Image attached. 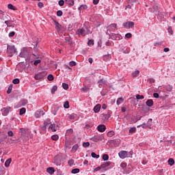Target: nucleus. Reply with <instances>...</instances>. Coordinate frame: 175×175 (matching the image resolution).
<instances>
[{
  "mask_svg": "<svg viewBox=\"0 0 175 175\" xmlns=\"http://www.w3.org/2000/svg\"><path fill=\"white\" fill-rule=\"evenodd\" d=\"M12 83L13 84H20V79H14L13 81H12Z\"/></svg>",
  "mask_w": 175,
  "mask_h": 175,
  "instance_id": "37998d69",
  "label": "nucleus"
},
{
  "mask_svg": "<svg viewBox=\"0 0 175 175\" xmlns=\"http://www.w3.org/2000/svg\"><path fill=\"white\" fill-rule=\"evenodd\" d=\"M66 3L68 6H73L75 5V0H66Z\"/></svg>",
  "mask_w": 175,
  "mask_h": 175,
  "instance_id": "6ab92c4d",
  "label": "nucleus"
},
{
  "mask_svg": "<svg viewBox=\"0 0 175 175\" xmlns=\"http://www.w3.org/2000/svg\"><path fill=\"white\" fill-rule=\"evenodd\" d=\"M123 27H124V28H127L128 29L133 28V27H135V23L131 21L126 22L123 23Z\"/></svg>",
  "mask_w": 175,
  "mask_h": 175,
  "instance_id": "20e7f679",
  "label": "nucleus"
},
{
  "mask_svg": "<svg viewBox=\"0 0 175 175\" xmlns=\"http://www.w3.org/2000/svg\"><path fill=\"white\" fill-rule=\"evenodd\" d=\"M92 158L98 159V158H99V154H96L95 152H92Z\"/></svg>",
  "mask_w": 175,
  "mask_h": 175,
  "instance_id": "09e8293b",
  "label": "nucleus"
},
{
  "mask_svg": "<svg viewBox=\"0 0 175 175\" xmlns=\"http://www.w3.org/2000/svg\"><path fill=\"white\" fill-rule=\"evenodd\" d=\"M62 87H63L64 90H69V85H68V83H63Z\"/></svg>",
  "mask_w": 175,
  "mask_h": 175,
  "instance_id": "e433bc0d",
  "label": "nucleus"
},
{
  "mask_svg": "<svg viewBox=\"0 0 175 175\" xmlns=\"http://www.w3.org/2000/svg\"><path fill=\"white\" fill-rule=\"evenodd\" d=\"M21 57H23L25 58L26 57H28V50L27 48H23V51L20 54Z\"/></svg>",
  "mask_w": 175,
  "mask_h": 175,
  "instance_id": "9d476101",
  "label": "nucleus"
},
{
  "mask_svg": "<svg viewBox=\"0 0 175 175\" xmlns=\"http://www.w3.org/2000/svg\"><path fill=\"white\" fill-rule=\"evenodd\" d=\"M47 76V72L46 71H42L40 73H38L35 75L34 79L35 80H42V79H44Z\"/></svg>",
  "mask_w": 175,
  "mask_h": 175,
  "instance_id": "f03ea898",
  "label": "nucleus"
},
{
  "mask_svg": "<svg viewBox=\"0 0 175 175\" xmlns=\"http://www.w3.org/2000/svg\"><path fill=\"white\" fill-rule=\"evenodd\" d=\"M94 113H99L100 111V104L96 105L94 108Z\"/></svg>",
  "mask_w": 175,
  "mask_h": 175,
  "instance_id": "a211bd4d",
  "label": "nucleus"
},
{
  "mask_svg": "<svg viewBox=\"0 0 175 175\" xmlns=\"http://www.w3.org/2000/svg\"><path fill=\"white\" fill-rule=\"evenodd\" d=\"M111 165V162L108 161L101 164V169L103 170H109V166Z\"/></svg>",
  "mask_w": 175,
  "mask_h": 175,
  "instance_id": "423d86ee",
  "label": "nucleus"
},
{
  "mask_svg": "<svg viewBox=\"0 0 175 175\" xmlns=\"http://www.w3.org/2000/svg\"><path fill=\"white\" fill-rule=\"evenodd\" d=\"M120 167H122L123 169V170H125V169H126V163L122 162L120 164Z\"/></svg>",
  "mask_w": 175,
  "mask_h": 175,
  "instance_id": "a19ab883",
  "label": "nucleus"
},
{
  "mask_svg": "<svg viewBox=\"0 0 175 175\" xmlns=\"http://www.w3.org/2000/svg\"><path fill=\"white\" fill-rule=\"evenodd\" d=\"M14 35H16V33L14 31H12L9 33L10 38H13V36H14Z\"/></svg>",
  "mask_w": 175,
  "mask_h": 175,
  "instance_id": "052dcab7",
  "label": "nucleus"
},
{
  "mask_svg": "<svg viewBox=\"0 0 175 175\" xmlns=\"http://www.w3.org/2000/svg\"><path fill=\"white\" fill-rule=\"evenodd\" d=\"M83 147H84L85 148H87V147H90V142H83Z\"/></svg>",
  "mask_w": 175,
  "mask_h": 175,
  "instance_id": "49530a36",
  "label": "nucleus"
},
{
  "mask_svg": "<svg viewBox=\"0 0 175 175\" xmlns=\"http://www.w3.org/2000/svg\"><path fill=\"white\" fill-rule=\"evenodd\" d=\"M151 124H152V119H149L147 122L148 128H150V126H151Z\"/></svg>",
  "mask_w": 175,
  "mask_h": 175,
  "instance_id": "c03bdc74",
  "label": "nucleus"
},
{
  "mask_svg": "<svg viewBox=\"0 0 175 175\" xmlns=\"http://www.w3.org/2000/svg\"><path fill=\"white\" fill-rule=\"evenodd\" d=\"M146 105H148V107H151L152 106L154 105V101L152 100V99H148L146 102Z\"/></svg>",
  "mask_w": 175,
  "mask_h": 175,
  "instance_id": "dca6fc26",
  "label": "nucleus"
},
{
  "mask_svg": "<svg viewBox=\"0 0 175 175\" xmlns=\"http://www.w3.org/2000/svg\"><path fill=\"white\" fill-rule=\"evenodd\" d=\"M64 109H69V107H70L69 101H66L64 103Z\"/></svg>",
  "mask_w": 175,
  "mask_h": 175,
  "instance_id": "4c0bfd02",
  "label": "nucleus"
},
{
  "mask_svg": "<svg viewBox=\"0 0 175 175\" xmlns=\"http://www.w3.org/2000/svg\"><path fill=\"white\" fill-rule=\"evenodd\" d=\"M139 74H140V71H139V70H135V72H133L132 73V76H133V78L137 77V76H139Z\"/></svg>",
  "mask_w": 175,
  "mask_h": 175,
  "instance_id": "b1692460",
  "label": "nucleus"
},
{
  "mask_svg": "<svg viewBox=\"0 0 175 175\" xmlns=\"http://www.w3.org/2000/svg\"><path fill=\"white\" fill-rule=\"evenodd\" d=\"M129 132V133H131V134L136 133V127L130 128Z\"/></svg>",
  "mask_w": 175,
  "mask_h": 175,
  "instance_id": "2f4dec72",
  "label": "nucleus"
},
{
  "mask_svg": "<svg viewBox=\"0 0 175 175\" xmlns=\"http://www.w3.org/2000/svg\"><path fill=\"white\" fill-rule=\"evenodd\" d=\"M168 32L170 33V35H173V29H172V27L168 28Z\"/></svg>",
  "mask_w": 175,
  "mask_h": 175,
  "instance_id": "bf43d9fd",
  "label": "nucleus"
},
{
  "mask_svg": "<svg viewBox=\"0 0 175 175\" xmlns=\"http://www.w3.org/2000/svg\"><path fill=\"white\" fill-rule=\"evenodd\" d=\"M40 62H41L40 59L36 60L33 62V65H35V66H37V65H39V64H40Z\"/></svg>",
  "mask_w": 175,
  "mask_h": 175,
  "instance_id": "864d4df0",
  "label": "nucleus"
},
{
  "mask_svg": "<svg viewBox=\"0 0 175 175\" xmlns=\"http://www.w3.org/2000/svg\"><path fill=\"white\" fill-rule=\"evenodd\" d=\"M85 29H87L86 27H83L82 29L77 30V35H79V36H85V35H87V33H85Z\"/></svg>",
  "mask_w": 175,
  "mask_h": 175,
  "instance_id": "39448f33",
  "label": "nucleus"
},
{
  "mask_svg": "<svg viewBox=\"0 0 175 175\" xmlns=\"http://www.w3.org/2000/svg\"><path fill=\"white\" fill-rule=\"evenodd\" d=\"M98 85L103 86L106 84V81H104L103 79H100L98 81Z\"/></svg>",
  "mask_w": 175,
  "mask_h": 175,
  "instance_id": "5701e85b",
  "label": "nucleus"
},
{
  "mask_svg": "<svg viewBox=\"0 0 175 175\" xmlns=\"http://www.w3.org/2000/svg\"><path fill=\"white\" fill-rule=\"evenodd\" d=\"M78 149H79V145L78 144H75L72 148V152H76V151H77Z\"/></svg>",
  "mask_w": 175,
  "mask_h": 175,
  "instance_id": "a878e982",
  "label": "nucleus"
},
{
  "mask_svg": "<svg viewBox=\"0 0 175 175\" xmlns=\"http://www.w3.org/2000/svg\"><path fill=\"white\" fill-rule=\"evenodd\" d=\"M165 89H166L167 91H169L170 92L173 90V86H172L170 85H167L165 86Z\"/></svg>",
  "mask_w": 175,
  "mask_h": 175,
  "instance_id": "c85d7f7f",
  "label": "nucleus"
},
{
  "mask_svg": "<svg viewBox=\"0 0 175 175\" xmlns=\"http://www.w3.org/2000/svg\"><path fill=\"white\" fill-rule=\"evenodd\" d=\"M53 21L55 23V29H57V31L58 32H59V31H61V27H62V25H61V24H59V23H58L55 20H53Z\"/></svg>",
  "mask_w": 175,
  "mask_h": 175,
  "instance_id": "9b49d317",
  "label": "nucleus"
},
{
  "mask_svg": "<svg viewBox=\"0 0 175 175\" xmlns=\"http://www.w3.org/2000/svg\"><path fill=\"white\" fill-rule=\"evenodd\" d=\"M127 156H128V152H126L125 150H122V151L119 152V157L122 159H125V157H127Z\"/></svg>",
  "mask_w": 175,
  "mask_h": 175,
  "instance_id": "6e6552de",
  "label": "nucleus"
},
{
  "mask_svg": "<svg viewBox=\"0 0 175 175\" xmlns=\"http://www.w3.org/2000/svg\"><path fill=\"white\" fill-rule=\"evenodd\" d=\"M10 107H4L1 109L2 111V114L3 116H6L7 114H9V112L10 111Z\"/></svg>",
  "mask_w": 175,
  "mask_h": 175,
  "instance_id": "1a4fd4ad",
  "label": "nucleus"
},
{
  "mask_svg": "<svg viewBox=\"0 0 175 175\" xmlns=\"http://www.w3.org/2000/svg\"><path fill=\"white\" fill-rule=\"evenodd\" d=\"M5 24H6L7 27H12V23L10 21H5Z\"/></svg>",
  "mask_w": 175,
  "mask_h": 175,
  "instance_id": "603ef678",
  "label": "nucleus"
},
{
  "mask_svg": "<svg viewBox=\"0 0 175 175\" xmlns=\"http://www.w3.org/2000/svg\"><path fill=\"white\" fill-rule=\"evenodd\" d=\"M62 14H64V12H62V10H58L57 12V16L58 17H61V16H62Z\"/></svg>",
  "mask_w": 175,
  "mask_h": 175,
  "instance_id": "de8ad7c7",
  "label": "nucleus"
},
{
  "mask_svg": "<svg viewBox=\"0 0 175 175\" xmlns=\"http://www.w3.org/2000/svg\"><path fill=\"white\" fill-rule=\"evenodd\" d=\"M106 46H113V45L111 44V42L110 41H107V42H106Z\"/></svg>",
  "mask_w": 175,
  "mask_h": 175,
  "instance_id": "774afa93",
  "label": "nucleus"
},
{
  "mask_svg": "<svg viewBox=\"0 0 175 175\" xmlns=\"http://www.w3.org/2000/svg\"><path fill=\"white\" fill-rule=\"evenodd\" d=\"M168 164L170 166H173V165H174V159H169L168 160Z\"/></svg>",
  "mask_w": 175,
  "mask_h": 175,
  "instance_id": "473e14b6",
  "label": "nucleus"
},
{
  "mask_svg": "<svg viewBox=\"0 0 175 175\" xmlns=\"http://www.w3.org/2000/svg\"><path fill=\"white\" fill-rule=\"evenodd\" d=\"M47 79H48L49 81H53V80H54V76L53 75L50 74L48 75Z\"/></svg>",
  "mask_w": 175,
  "mask_h": 175,
  "instance_id": "f704fd0d",
  "label": "nucleus"
},
{
  "mask_svg": "<svg viewBox=\"0 0 175 175\" xmlns=\"http://www.w3.org/2000/svg\"><path fill=\"white\" fill-rule=\"evenodd\" d=\"M115 133L113 131H109L107 134V136H108L109 137H112V136H114Z\"/></svg>",
  "mask_w": 175,
  "mask_h": 175,
  "instance_id": "7c9ffc66",
  "label": "nucleus"
},
{
  "mask_svg": "<svg viewBox=\"0 0 175 175\" xmlns=\"http://www.w3.org/2000/svg\"><path fill=\"white\" fill-rule=\"evenodd\" d=\"M8 136H10V137H13V136H14V134L13 133V131H9L8 132Z\"/></svg>",
  "mask_w": 175,
  "mask_h": 175,
  "instance_id": "8fccbe9b",
  "label": "nucleus"
},
{
  "mask_svg": "<svg viewBox=\"0 0 175 175\" xmlns=\"http://www.w3.org/2000/svg\"><path fill=\"white\" fill-rule=\"evenodd\" d=\"M42 116H44V111L42 109H39L35 113L36 118H39L40 117H42Z\"/></svg>",
  "mask_w": 175,
  "mask_h": 175,
  "instance_id": "0eeeda50",
  "label": "nucleus"
},
{
  "mask_svg": "<svg viewBox=\"0 0 175 175\" xmlns=\"http://www.w3.org/2000/svg\"><path fill=\"white\" fill-rule=\"evenodd\" d=\"M136 99H144V95H140V94H137L136 95Z\"/></svg>",
  "mask_w": 175,
  "mask_h": 175,
  "instance_id": "a18cd8bd",
  "label": "nucleus"
},
{
  "mask_svg": "<svg viewBox=\"0 0 175 175\" xmlns=\"http://www.w3.org/2000/svg\"><path fill=\"white\" fill-rule=\"evenodd\" d=\"M102 116V120L104 122H107L109 118H110V116H111V111H109L107 113H103Z\"/></svg>",
  "mask_w": 175,
  "mask_h": 175,
  "instance_id": "7ed1b4c3",
  "label": "nucleus"
},
{
  "mask_svg": "<svg viewBox=\"0 0 175 175\" xmlns=\"http://www.w3.org/2000/svg\"><path fill=\"white\" fill-rule=\"evenodd\" d=\"M126 38L127 39H131V38H132V33H127L126 35H125Z\"/></svg>",
  "mask_w": 175,
  "mask_h": 175,
  "instance_id": "6e6d98bb",
  "label": "nucleus"
},
{
  "mask_svg": "<svg viewBox=\"0 0 175 175\" xmlns=\"http://www.w3.org/2000/svg\"><path fill=\"white\" fill-rule=\"evenodd\" d=\"M113 38H115L116 40H120L121 36L120 34H116L113 36Z\"/></svg>",
  "mask_w": 175,
  "mask_h": 175,
  "instance_id": "3c124183",
  "label": "nucleus"
},
{
  "mask_svg": "<svg viewBox=\"0 0 175 175\" xmlns=\"http://www.w3.org/2000/svg\"><path fill=\"white\" fill-rule=\"evenodd\" d=\"M25 111H26L25 108H24V107L21 108L20 109V112H19L20 116H23V114H25Z\"/></svg>",
  "mask_w": 175,
  "mask_h": 175,
  "instance_id": "c9c22d12",
  "label": "nucleus"
},
{
  "mask_svg": "<svg viewBox=\"0 0 175 175\" xmlns=\"http://www.w3.org/2000/svg\"><path fill=\"white\" fill-rule=\"evenodd\" d=\"M83 9L84 10H86V9H88V6H87V5H80V7L79 8V10L81 11V10H83Z\"/></svg>",
  "mask_w": 175,
  "mask_h": 175,
  "instance_id": "bb28decb",
  "label": "nucleus"
},
{
  "mask_svg": "<svg viewBox=\"0 0 175 175\" xmlns=\"http://www.w3.org/2000/svg\"><path fill=\"white\" fill-rule=\"evenodd\" d=\"M51 139H52V140L57 142V140L59 139L58 135H52Z\"/></svg>",
  "mask_w": 175,
  "mask_h": 175,
  "instance_id": "58836bf2",
  "label": "nucleus"
},
{
  "mask_svg": "<svg viewBox=\"0 0 175 175\" xmlns=\"http://www.w3.org/2000/svg\"><path fill=\"white\" fill-rule=\"evenodd\" d=\"M89 90H90V88H87V87L82 88V91H83V92H86V91H88Z\"/></svg>",
  "mask_w": 175,
  "mask_h": 175,
  "instance_id": "0e129e2a",
  "label": "nucleus"
},
{
  "mask_svg": "<svg viewBox=\"0 0 175 175\" xmlns=\"http://www.w3.org/2000/svg\"><path fill=\"white\" fill-rule=\"evenodd\" d=\"M49 129H51L53 132H56L57 130H55V124H51V125L49 127Z\"/></svg>",
  "mask_w": 175,
  "mask_h": 175,
  "instance_id": "4be33fe9",
  "label": "nucleus"
},
{
  "mask_svg": "<svg viewBox=\"0 0 175 175\" xmlns=\"http://www.w3.org/2000/svg\"><path fill=\"white\" fill-rule=\"evenodd\" d=\"M103 59L104 61H109V59H111V54L105 55L103 56Z\"/></svg>",
  "mask_w": 175,
  "mask_h": 175,
  "instance_id": "412c9836",
  "label": "nucleus"
},
{
  "mask_svg": "<svg viewBox=\"0 0 175 175\" xmlns=\"http://www.w3.org/2000/svg\"><path fill=\"white\" fill-rule=\"evenodd\" d=\"M79 172H80V169L79 168H75L71 171V173H72L73 174H76L77 173H79Z\"/></svg>",
  "mask_w": 175,
  "mask_h": 175,
  "instance_id": "c756f323",
  "label": "nucleus"
},
{
  "mask_svg": "<svg viewBox=\"0 0 175 175\" xmlns=\"http://www.w3.org/2000/svg\"><path fill=\"white\" fill-rule=\"evenodd\" d=\"M74 163H75V161L73 159H70L68 161V165L70 166H72V165H74Z\"/></svg>",
  "mask_w": 175,
  "mask_h": 175,
  "instance_id": "5fc2aeb1",
  "label": "nucleus"
},
{
  "mask_svg": "<svg viewBox=\"0 0 175 175\" xmlns=\"http://www.w3.org/2000/svg\"><path fill=\"white\" fill-rule=\"evenodd\" d=\"M59 6H64V5H65V1L64 0L59 1Z\"/></svg>",
  "mask_w": 175,
  "mask_h": 175,
  "instance_id": "4d7b16f0",
  "label": "nucleus"
},
{
  "mask_svg": "<svg viewBox=\"0 0 175 175\" xmlns=\"http://www.w3.org/2000/svg\"><path fill=\"white\" fill-rule=\"evenodd\" d=\"M8 9H10V10H17V8L16 7H14V5H13V4H11V3L8 5Z\"/></svg>",
  "mask_w": 175,
  "mask_h": 175,
  "instance_id": "393cba45",
  "label": "nucleus"
},
{
  "mask_svg": "<svg viewBox=\"0 0 175 175\" xmlns=\"http://www.w3.org/2000/svg\"><path fill=\"white\" fill-rule=\"evenodd\" d=\"M38 8H43L44 5H43V3L39 2L38 4Z\"/></svg>",
  "mask_w": 175,
  "mask_h": 175,
  "instance_id": "69168bd1",
  "label": "nucleus"
},
{
  "mask_svg": "<svg viewBox=\"0 0 175 175\" xmlns=\"http://www.w3.org/2000/svg\"><path fill=\"white\" fill-rule=\"evenodd\" d=\"M100 169H102V167H97L94 170V173H95V172H98V170H100Z\"/></svg>",
  "mask_w": 175,
  "mask_h": 175,
  "instance_id": "680f3d73",
  "label": "nucleus"
},
{
  "mask_svg": "<svg viewBox=\"0 0 175 175\" xmlns=\"http://www.w3.org/2000/svg\"><path fill=\"white\" fill-rule=\"evenodd\" d=\"M103 161H109V155L106 154H103Z\"/></svg>",
  "mask_w": 175,
  "mask_h": 175,
  "instance_id": "79ce46f5",
  "label": "nucleus"
},
{
  "mask_svg": "<svg viewBox=\"0 0 175 175\" xmlns=\"http://www.w3.org/2000/svg\"><path fill=\"white\" fill-rule=\"evenodd\" d=\"M17 53V49L14 45H8L7 46V54L8 57H13V54Z\"/></svg>",
  "mask_w": 175,
  "mask_h": 175,
  "instance_id": "f257e3e1",
  "label": "nucleus"
},
{
  "mask_svg": "<svg viewBox=\"0 0 175 175\" xmlns=\"http://www.w3.org/2000/svg\"><path fill=\"white\" fill-rule=\"evenodd\" d=\"M92 142H95L96 143L98 142H100L102 140V137L99 135L94 136L91 138Z\"/></svg>",
  "mask_w": 175,
  "mask_h": 175,
  "instance_id": "ddd939ff",
  "label": "nucleus"
},
{
  "mask_svg": "<svg viewBox=\"0 0 175 175\" xmlns=\"http://www.w3.org/2000/svg\"><path fill=\"white\" fill-rule=\"evenodd\" d=\"M46 172L49 174H54V172H55V170H54V167H49L46 169Z\"/></svg>",
  "mask_w": 175,
  "mask_h": 175,
  "instance_id": "f3484780",
  "label": "nucleus"
},
{
  "mask_svg": "<svg viewBox=\"0 0 175 175\" xmlns=\"http://www.w3.org/2000/svg\"><path fill=\"white\" fill-rule=\"evenodd\" d=\"M57 90H58V87L57 85H54L53 88H52V90H51V93L53 94H55V91H57Z\"/></svg>",
  "mask_w": 175,
  "mask_h": 175,
  "instance_id": "72a5a7b5",
  "label": "nucleus"
},
{
  "mask_svg": "<svg viewBox=\"0 0 175 175\" xmlns=\"http://www.w3.org/2000/svg\"><path fill=\"white\" fill-rule=\"evenodd\" d=\"M76 62L72 61L70 62V66H76Z\"/></svg>",
  "mask_w": 175,
  "mask_h": 175,
  "instance_id": "13d9d810",
  "label": "nucleus"
},
{
  "mask_svg": "<svg viewBox=\"0 0 175 175\" xmlns=\"http://www.w3.org/2000/svg\"><path fill=\"white\" fill-rule=\"evenodd\" d=\"M149 82L152 84L153 83H155V79H152V78H150L149 79Z\"/></svg>",
  "mask_w": 175,
  "mask_h": 175,
  "instance_id": "338daca9",
  "label": "nucleus"
},
{
  "mask_svg": "<svg viewBox=\"0 0 175 175\" xmlns=\"http://www.w3.org/2000/svg\"><path fill=\"white\" fill-rule=\"evenodd\" d=\"M88 46H91V44H94V40H89L88 41Z\"/></svg>",
  "mask_w": 175,
  "mask_h": 175,
  "instance_id": "e2e57ef3",
  "label": "nucleus"
},
{
  "mask_svg": "<svg viewBox=\"0 0 175 175\" xmlns=\"http://www.w3.org/2000/svg\"><path fill=\"white\" fill-rule=\"evenodd\" d=\"M51 124L50 120H45L44 122V126L41 127V129L42 131H46L47 129V125H49Z\"/></svg>",
  "mask_w": 175,
  "mask_h": 175,
  "instance_id": "2eb2a0df",
  "label": "nucleus"
},
{
  "mask_svg": "<svg viewBox=\"0 0 175 175\" xmlns=\"http://www.w3.org/2000/svg\"><path fill=\"white\" fill-rule=\"evenodd\" d=\"M12 90H13V85H11L9 86L8 90H7V94H11L12 93Z\"/></svg>",
  "mask_w": 175,
  "mask_h": 175,
  "instance_id": "ea45409f",
  "label": "nucleus"
},
{
  "mask_svg": "<svg viewBox=\"0 0 175 175\" xmlns=\"http://www.w3.org/2000/svg\"><path fill=\"white\" fill-rule=\"evenodd\" d=\"M122 102H124V98L122 97H120L119 98H118L116 103L118 105H121V103H122Z\"/></svg>",
  "mask_w": 175,
  "mask_h": 175,
  "instance_id": "cd10ccee",
  "label": "nucleus"
},
{
  "mask_svg": "<svg viewBox=\"0 0 175 175\" xmlns=\"http://www.w3.org/2000/svg\"><path fill=\"white\" fill-rule=\"evenodd\" d=\"M10 163H12V158H10L8 160H6L5 163V167H9V166H10Z\"/></svg>",
  "mask_w": 175,
  "mask_h": 175,
  "instance_id": "aec40b11",
  "label": "nucleus"
},
{
  "mask_svg": "<svg viewBox=\"0 0 175 175\" xmlns=\"http://www.w3.org/2000/svg\"><path fill=\"white\" fill-rule=\"evenodd\" d=\"M117 28V24L113 23L108 27L107 31H115Z\"/></svg>",
  "mask_w": 175,
  "mask_h": 175,
  "instance_id": "4468645a",
  "label": "nucleus"
},
{
  "mask_svg": "<svg viewBox=\"0 0 175 175\" xmlns=\"http://www.w3.org/2000/svg\"><path fill=\"white\" fill-rule=\"evenodd\" d=\"M98 132H105L106 131V126L105 124H100L97 126Z\"/></svg>",
  "mask_w": 175,
  "mask_h": 175,
  "instance_id": "f8f14e48",
  "label": "nucleus"
}]
</instances>
